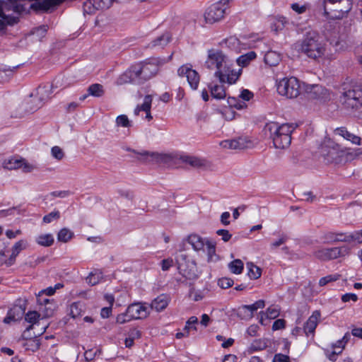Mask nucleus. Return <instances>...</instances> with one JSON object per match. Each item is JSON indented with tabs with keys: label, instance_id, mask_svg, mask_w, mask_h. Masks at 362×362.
Instances as JSON below:
<instances>
[{
	"label": "nucleus",
	"instance_id": "f257e3e1",
	"mask_svg": "<svg viewBox=\"0 0 362 362\" xmlns=\"http://www.w3.org/2000/svg\"><path fill=\"white\" fill-rule=\"evenodd\" d=\"M294 48L298 53L315 62H324L332 59L327 44L316 31L307 32L302 40L294 44Z\"/></svg>",
	"mask_w": 362,
	"mask_h": 362
},
{
	"label": "nucleus",
	"instance_id": "f03ea898",
	"mask_svg": "<svg viewBox=\"0 0 362 362\" xmlns=\"http://www.w3.org/2000/svg\"><path fill=\"white\" fill-rule=\"evenodd\" d=\"M204 66L214 70V76L218 78L221 83L228 84L235 83L241 74V69L238 71L232 69L231 61L223 53V52L211 49L208 51L207 59Z\"/></svg>",
	"mask_w": 362,
	"mask_h": 362
},
{
	"label": "nucleus",
	"instance_id": "7ed1b4c3",
	"mask_svg": "<svg viewBox=\"0 0 362 362\" xmlns=\"http://www.w3.org/2000/svg\"><path fill=\"white\" fill-rule=\"evenodd\" d=\"M296 128V126L294 124H279L274 122H270L266 124L264 132L266 134H269L276 148L286 149L291 145V134Z\"/></svg>",
	"mask_w": 362,
	"mask_h": 362
},
{
	"label": "nucleus",
	"instance_id": "20e7f679",
	"mask_svg": "<svg viewBox=\"0 0 362 362\" xmlns=\"http://www.w3.org/2000/svg\"><path fill=\"white\" fill-rule=\"evenodd\" d=\"M187 241L195 251L206 252L209 263L216 262L219 259L216 252V243L210 239L202 238L197 234H191L188 236Z\"/></svg>",
	"mask_w": 362,
	"mask_h": 362
},
{
	"label": "nucleus",
	"instance_id": "39448f33",
	"mask_svg": "<svg viewBox=\"0 0 362 362\" xmlns=\"http://www.w3.org/2000/svg\"><path fill=\"white\" fill-rule=\"evenodd\" d=\"M324 16L327 19H341L352 8V0H324Z\"/></svg>",
	"mask_w": 362,
	"mask_h": 362
},
{
	"label": "nucleus",
	"instance_id": "423d86ee",
	"mask_svg": "<svg viewBox=\"0 0 362 362\" xmlns=\"http://www.w3.org/2000/svg\"><path fill=\"white\" fill-rule=\"evenodd\" d=\"M340 101L347 110H356L362 106V88L357 85L344 88Z\"/></svg>",
	"mask_w": 362,
	"mask_h": 362
},
{
	"label": "nucleus",
	"instance_id": "0eeeda50",
	"mask_svg": "<svg viewBox=\"0 0 362 362\" xmlns=\"http://www.w3.org/2000/svg\"><path fill=\"white\" fill-rule=\"evenodd\" d=\"M350 253L351 247L348 245L334 247H320L314 251L313 256L320 261L328 262L337 258L345 257L349 255Z\"/></svg>",
	"mask_w": 362,
	"mask_h": 362
},
{
	"label": "nucleus",
	"instance_id": "6e6552de",
	"mask_svg": "<svg viewBox=\"0 0 362 362\" xmlns=\"http://www.w3.org/2000/svg\"><path fill=\"white\" fill-rule=\"evenodd\" d=\"M277 92L287 98H296L300 93L298 80L295 77L284 78L277 83Z\"/></svg>",
	"mask_w": 362,
	"mask_h": 362
},
{
	"label": "nucleus",
	"instance_id": "1a4fd4ad",
	"mask_svg": "<svg viewBox=\"0 0 362 362\" xmlns=\"http://www.w3.org/2000/svg\"><path fill=\"white\" fill-rule=\"evenodd\" d=\"M170 58L171 56H170L167 60L160 58H151L138 64L142 79L146 81L154 76L158 73L160 66L165 64Z\"/></svg>",
	"mask_w": 362,
	"mask_h": 362
},
{
	"label": "nucleus",
	"instance_id": "9d476101",
	"mask_svg": "<svg viewBox=\"0 0 362 362\" xmlns=\"http://www.w3.org/2000/svg\"><path fill=\"white\" fill-rule=\"evenodd\" d=\"M25 320L30 324L27 329L33 330L35 337L42 335L47 328L49 324L40 313L36 311H29L25 316Z\"/></svg>",
	"mask_w": 362,
	"mask_h": 362
},
{
	"label": "nucleus",
	"instance_id": "9b49d317",
	"mask_svg": "<svg viewBox=\"0 0 362 362\" xmlns=\"http://www.w3.org/2000/svg\"><path fill=\"white\" fill-rule=\"evenodd\" d=\"M346 148H341L340 145L329 139L322 146L323 155L327 157L329 161L341 162Z\"/></svg>",
	"mask_w": 362,
	"mask_h": 362
},
{
	"label": "nucleus",
	"instance_id": "f8f14e48",
	"mask_svg": "<svg viewBox=\"0 0 362 362\" xmlns=\"http://www.w3.org/2000/svg\"><path fill=\"white\" fill-rule=\"evenodd\" d=\"M308 98L320 103L329 101L332 98L331 92L320 85H312L308 88Z\"/></svg>",
	"mask_w": 362,
	"mask_h": 362
},
{
	"label": "nucleus",
	"instance_id": "ddd939ff",
	"mask_svg": "<svg viewBox=\"0 0 362 362\" xmlns=\"http://www.w3.org/2000/svg\"><path fill=\"white\" fill-rule=\"evenodd\" d=\"M127 309L130 319L132 320L146 319L150 315V308L146 303H134Z\"/></svg>",
	"mask_w": 362,
	"mask_h": 362
},
{
	"label": "nucleus",
	"instance_id": "4468645a",
	"mask_svg": "<svg viewBox=\"0 0 362 362\" xmlns=\"http://www.w3.org/2000/svg\"><path fill=\"white\" fill-rule=\"evenodd\" d=\"M59 80L56 79L54 83L52 85H45L40 86L36 90L37 97L39 99V103H37L34 107H31L29 111L33 112L40 108L44 101H46L50 96L52 93V89L54 86L55 88H58L59 86Z\"/></svg>",
	"mask_w": 362,
	"mask_h": 362
},
{
	"label": "nucleus",
	"instance_id": "2eb2a0df",
	"mask_svg": "<svg viewBox=\"0 0 362 362\" xmlns=\"http://www.w3.org/2000/svg\"><path fill=\"white\" fill-rule=\"evenodd\" d=\"M178 75L180 77H185L189 86L193 90H196L199 83V74L190 66L184 65L180 67L177 70Z\"/></svg>",
	"mask_w": 362,
	"mask_h": 362
},
{
	"label": "nucleus",
	"instance_id": "dca6fc26",
	"mask_svg": "<svg viewBox=\"0 0 362 362\" xmlns=\"http://www.w3.org/2000/svg\"><path fill=\"white\" fill-rule=\"evenodd\" d=\"M253 93L247 90L243 89L239 95V98L243 100H240L239 98L234 97H229L227 100L228 104L231 107H235L238 110H243L247 107L246 101H249L253 98Z\"/></svg>",
	"mask_w": 362,
	"mask_h": 362
},
{
	"label": "nucleus",
	"instance_id": "f3484780",
	"mask_svg": "<svg viewBox=\"0 0 362 362\" xmlns=\"http://www.w3.org/2000/svg\"><path fill=\"white\" fill-rule=\"evenodd\" d=\"M21 344L25 350L31 351H35L40 347V341L37 339V337H35L34 334L32 335L29 329H26L23 332Z\"/></svg>",
	"mask_w": 362,
	"mask_h": 362
},
{
	"label": "nucleus",
	"instance_id": "a211bd4d",
	"mask_svg": "<svg viewBox=\"0 0 362 362\" xmlns=\"http://www.w3.org/2000/svg\"><path fill=\"white\" fill-rule=\"evenodd\" d=\"M142 155L146 156V159L149 161H155L156 163L163 164H170L175 158V156L172 153L144 152Z\"/></svg>",
	"mask_w": 362,
	"mask_h": 362
},
{
	"label": "nucleus",
	"instance_id": "6ab92c4d",
	"mask_svg": "<svg viewBox=\"0 0 362 362\" xmlns=\"http://www.w3.org/2000/svg\"><path fill=\"white\" fill-rule=\"evenodd\" d=\"M170 300L171 298L169 295L165 293L160 294L154 298L150 305H148L150 310L152 309L158 313L162 312L168 307Z\"/></svg>",
	"mask_w": 362,
	"mask_h": 362
},
{
	"label": "nucleus",
	"instance_id": "aec40b11",
	"mask_svg": "<svg viewBox=\"0 0 362 362\" xmlns=\"http://www.w3.org/2000/svg\"><path fill=\"white\" fill-rule=\"evenodd\" d=\"M153 100L152 95H147L145 96L144 103L141 105H137L134 109V115H139L140 111H144L146 112V119L148 121L152 119V116L151 114V107Z\"/></svg>",
	"mask_w": 362,
	"mask_h": 362
},
{
	"label": "nucleus",
	"instance_id": "412c9836",
	"mask_svg": "<svg viewBox=\"0 0 362 362\" xmlns=\"http://www.w3.org/2000/svg\"><path fill=\"white\" fill-rule=\"evenodd\" d=\"M320 317V313L317 310H315L313 313L312 315L308 318L307 322L304 325V332L307 336L309 334H313L316 327L318 324L319 319Z\"/></svg>",
	"mask_w": 362,
	"mask_h": 362
},
{
	"label": "nucleus",
	"instance_id": "4be33fe9",
	"mask_svg": "<svg viewBox=\"0 0 362 362\" xmlns=\"http://www.w3.org/2000/svg\"><path fill=\"white\" fill-rule=\"evenodd\" d=\"M220 145L226 149H243L248 147L246 141L243 138L237 139L224 140L221 142Z\"/></svg>",
	"mask_w": 362,
	"mask_h": 362
},
{
	"label": "nucleus",
	"instance_id": "5701e85b",
	"mask_svg": "<svg viewBox=\"0 0 362 362\" xmlns=\"http://www.w3.org/2000/svg\"><path fill=\"white\" fill-rule=\"evenodd\" d=\"M28 247V242L25 240H20L16 242L11 248V254L8 259V261L6 262V264L8 265H11L13 264L16 257L18 255V254L25 250Z\"/></svg>",
	"mask_w": 362,
	"mask_h": 362
},
{
	"label": "nucleus",
	"instance_id": "b1692460",
	"mask_svg": "<svg viewBox=\"0 0 362 362\" xmlns=\"http://www.w3.org/2000/svg\"><path fill=\"white\" fill-rule=\"evenodd\" d=\"M335 134L342 136L344 139L347 141H351L354 144L360 145L361 144V138L356 135H354L344 127L337 128L334 130Z\"/></svg>",
	"mask_w": 362,
	"mask_h": 362
},
{
	"label": "nucleus",
	"instance_id": "393cba45",
	"mask_svg": "<svg viewBox=\"0 0 362 362\" xmlns=\"http://www.w3.org/2000/svg\"><path fill=\"white\" fill-rule=\"evenodd\" d=\"M180 160L183 163L189 164L194 168H201L205 166L206 165L205 160L195 156H180Z\"/></svg>",
	"mask_w": 362,
	"mask_h": 362
},
{
	"label": "nucleus",
	"instance_id": "a878e982",
	"mask_svg": "<svg viewBox=\"0 0 362 362\" xmlns=\"http://www.w3.org/2000/svg\"><path fill=\"white\" fill-rule=\"evenodd\" d=\"M16 6H14L13 4H0V30L4 27V21H8V15H7L6 12L11 10L16 11Z\"/></svg>",
	"mask_w": 362,
	"mask_h": 362
},
{
	"label": "nucleus",
	"instance_id": "bb28decb",
	"mask_svg": "<svg viewBox=\"0 0 362 362\" xmlns=\"http://www.w3.org/2000/svg\"><path fill=\"white\" fill-rule=\"evenodd\" d=\"M56 309V304L54 302H48L39 306L40 315L45 320L53 315Z\"/></svg>",
	"mask_w": 362,
	"mask_h": 362
},
{
	"label": "nucleus",
	"instance_id": "cd10ccee",
	"mask_svg": "<svg viewBox=\"0 0 362 362\" xmlns=\"http://www.w3.org/2000/svg\"><path fill=\"white\" fill-rule=\"evenodd\" d=\"M35 242L40 246L49 247L53 245L54 239L52 234H40L35 238Z\"/></svg>",
	"mask_w": 362,
	"mask_h": 362
},
{
	"label": "nucleus",
	"instance_id": "c85d7f7f",
	"mask_svg": "<svg viewBox=\"0 0 362 362\" xmlns=\"http://www.w3.org/2000/svg\"><path fill=\"white\" fill-rule=\"evenodd\" d=\"M264 61L269 66H276L281 61V55L274 51H268L264 57Z\"/></svg>",
	"mask_w": 362,
	"mask_h": 362
},
{
	"label": "nucleus",
	"instance_id": "c756f323",
	"mask_svg": "<svg viewBox=\"0 0 362 362\" xmlns=\"http://www.w3.org/2000/svg\"><path fill=\"white\" fill-rule=\"evenodd\" d=\"M23 313L24 310L21 306H14L9 310L4 322H8L10 320H17L23 316Z\"/></svg>",
	"mask_w": 362,
	"mask_h": 362
},
{
	"label": "nucleus",
	"instance_id": "7c9ffc66",
	"mask_svg": "<svg viewBox=\"0 0 362 362\" xmlns=\"http://www.w3.org/2000/svg\"><path fill=\"white\" fill-rule=\"evenodd\" d=\"M23 159L21 158L12 157L5 160L3 163L4 168L8 170H16L21 168Z\"/></svg>",
	"mask_w": 362,
	"mask_h": 362
},
{
	"label": "nucleus",
	"instance_id": "2f4dec72",
	"mask_svg": "<svg viewBox=\"0 0 362 362\" xmlns=\"http://www.w3.org/2000/svg\"><path fill=\"white\" fill-rule=\"evenodd\" d=\"M247 269V275L251 279H257L261 276L262 269L254 264L252 262H247L246 264Z\"/></svg>",
	"mask_w": 362,
	"mask_h": 362
},
{
	"label": "nucleus",
	"instance_id": "473e14b6",
	"mask_svg": "<svg viewBox=\"0 0 362 362\" xmlns=\"http://www.w3.org/2000/svg\"><path fill=\"white\" fill-rule=\"evenodd\" d=\"M127 71L129 72L131 76V80L132 83H140L144 81L142 79L141 74L139 69V66L138 64L134 65L131 66Z\"/></svg>",
	"mask_w": 362,
	"mask_h": 362
},
{
	"label": "nucleus",
	"instance_id": "72a5a7b5",
	"mask_svg": "<svg viewBox=\"0 0 362 362\" xmlns=\"http://www.w3.org/2000/svg\"><path fill=\"white\" fill-rule=\"evenodd\" d=\"M171 36L168 33H165L157 37L151 42L152 47H163L168 44Z\"/></svg>",
	"mask_w": 362,
	"mask_h": 362
},
{
	"label": "nucleus",
	"instance_id": "f704fd0d",
	"mask_svg": "<svg viewBox=\"0 0 362 362\" xmlns=\"http://www.w3.org/2000/svg\"><path fill=\"white\" fill-rule=\"evenodd\" d=\"M211 95L216 99H223L226 94L223 86L214 85L209 87Z\"/></svg>",
	"mask_w": 362,
	"mask_h": 362
},
{
	"label": "nucleus",
	"instance_id": "c9c22d12",
	"mask_svg": "<svg viewBox=\"0 0 362 362\" xmlns=\"http://www.w3.org/2000/svg\"><path fill=\"white\" fill-rule=\"evenodd\" d=\"M256 53L253 51H250L245 54H243L240 56L237 59V63L239 66H247L252 60L255 59Z\"/></svg>",
	"mask_w": 362,
	"mask_h": 362
},
{
	"label": "nucleus",
	"instance_id": "e433bc0d",
	"mask_svg": "<svg viewBox=\"0 0 362 362\" xmlns=\"http://www.w3.org/2000/svg\"><path fill=\"white\" fill-rule=\"evenodd\" d=\"M244 264L239 259H234L228 264V269L230 272L235 274H240L243 272Z\"/></svg>",
	"mask_w": 362,
	"mask_h": 362
},
{
	"label": "nucleus",
	"instance_id": "4c0bfd02",
	"mask_svg": "<svg viewBox=\"0 0 362 362\" xmlns=\"http://www.w3.org/2000/svg\"><path fill=\"white\" fill-rule=\"evenodd\" d=\"M88 93L89 95L93 97H101L104 95L105 90L101 84L94 83L88 87Z\"/></svg>",
	"mask_w": 362,
	"mask_h": 362
},
{
	"label": "nucleus",
	"instance_id": "58836bf2",
	"mask_svg": "<svg viewBox=\"0 0 362 362\" xmlns=\"http://www.w3.org/2000/svg\"><path fill=\"white\" fill-rule=\"evenodd\" d=\"M103 277L102 272L99 269H95L88 276L87 281L90 285L94 286L100 283Z\"/></svg>",
	"mask_w": 362,
	"mask_h": 362
},
{
	"label": "nucleus",
	"instance_id": "ea45409f",
	"mask_svg": "<svg viewBox=\"0 0 362 362\" xmlns=\"http://www.w3.org/2000/svg\"><path fill=\"white\" fill-rule=\"evenodd\" d=\"M280 310L277 306H271L269 307L266 312L262 314L260 322L263 324V316H265L266 318L269 319H275L279 315Z\"/></svg>",
	"mask_w": 362,
	"mask_h": 362
},
{
	"label": "nucleus",
	"instance_id": "a19ab883",
	"mask_svg": "<svg viewBox=\"0 0 362 362\" xmlns=\"http://www.w3.org/2000/svg\"><path fill=\"white\" fill-rule=\"evenodd\" d=\"M286 23V18L283 16L276 18L271 25V28L275 33H278L281 30Z\"/></svg>",
	"mask_w": 362,
	"mask_h": 362
},
{
	"label": "nucleus",
	"instance_id": "79ce46f5",
	"mask_svg": "<svg viewBox=\"0 0 362 362\" xmlns=\"http://www.w3.org/2000/svg\"><path fill=\"white\" fill-rule=\"evenodd\" d=\"M207 293L206 289L197 290L192 288L189 291V296L194 301L202 300Z\"/></svg>",
	"mask_w": 362,
	"mask_h": 362
},
{
	"label": "nucleus",
	"instance_id": "37998d69",
	"mask_svg": "<svg viewBox=\"0 0 362 362\" xmlns=\"http://www.w3.org/2000/svg\"><path fill=\"white\" fill-rule=\"evenodd\" d=\"M73 237V233L68 228H62L57 235V240L60 242L66 243Z\"/></svg>",
	"mask_w": 362,
	"mask_h": 362
},
{
	"label": "nucleus",
	"instance_id": "c03bdc74",
	"mask_svg": "<svg viewBox=\"0 0 362 362\" xmlns=\"http://www.w3.org/2000/svg\"><path fill=\"white\" fill-rule=\"evenodd\" d=\"M13 69L6 66H0V82L3 83L6 81L12 76L13 70Z\"/></svg>",
	"mask_w": 362,
	"mask_h": 362
},
{
	"label": "nucleus",
	"instance_id": "a18cd8bd",
	"mask_svg": "<svg viewBox=\"0 0 362 362\" xmlns=\"http://www.w3.org/2000/svg\"><path fill=\"white\" fill-rule=\"evenodd\" d=\"M340 276H341L339 274H334L324 276L320 279L319 285L321 286H324L330 282L335 281L339 279Z\"/></svg>",
	"mask_w": 362,
	"mask_h": 362
},
{
	"label": "nucleus",
	"instance_id": "49530a36",
	"mask_svg": "<svg viewBox=\"0 0 362 362\" xmlns=\"http://www.w3.org/2000/svg\"><path fill=\"white\" fill-rule=\"evenodd\" d=\"M198 323V319L195 316L190 317L186 322L184 330L187 333H189L191 329L197 330L195 325Z\"/></svg>",
	"mask_w": 362,
	"mask_h": 362
},
{
	"label": "nucleus",
	"instance_id": "de8ad7c7",
	"mask_svg": "<svg viewBox=\"0 0 362 362\" xmlns=\"http://www.w3.org/2000/svg\"><path fill=\"white\" fill-rule=\"evenodd\" d=\"M116 1L117 0H99L98 1L95 2V4H93V6L97 9H107Z\"/></svg>",
	"mask_w": 362,
	"mask_h": 362
},
{
	"label": "nucleus",
	"instance_id": "09e8293b",
	"mask_svg": "<svg viewBox=\"0 0 362 362\" xmlns=\"http://www.w3.org/2000/svg\"><path fill=\"white\" fill-rule=\"evenodd\" d=\"M81 305L78 303H74L70 306V315L76 318L81 315Z\"/></svg>",
	"mask_w": 362,
	"mask_h": 362
},
{
	"label": "nucleus",
	"instance_id": "8fccbe9b",
	"mask_svg": "<svg viewBox=\"0 0 362 362\" xmlns=\"http://www.w3.org/2000/svg\"><path fill=\"white\" fill-rule=\"evenodd\" d=\"M320 240L324 244H332L334 243V233L326 232L321 235Z\"/></svg>",
	"mask_w": 362,
	"mask_h": 362
},
{
	"label": "nucleus",
	"instance_id": "3c124183",
	"mask_svg": "<svg viewBox=\"0 0 362 362\" xmlns=\"http://www.w3.org/2000/svg\"><path fill=\"white\" fill-rule=\"evenodd\" d=\"M51 154L53 158L58 160H61L64 157L63 150L57 146H53L51 149Z\"/></svg>",
	"mask_w": 362,
	"mask_h": 362
},
{
	"label": "nucleus",
	"instance_id": "603ef678",
	"mask_svg": "<svg viewBox=\"0 0 362 362\" xmlns=\"http://www.w3.org/2000/svg\"><path fill=\"white\" fill-rule=\"evenodd\" d=\"M131 76L129 71L127 70L124 72L122 74H121L119 78L117 80V84L118 85H123L128 83H132L131 80Z\"/></svg>",
	"mask_w": 362,
	"mask_h": 362
},
{
	"label": "nucleus",
	"instance_id": "864d4df0",
	"mask_svg": "<svg viewBox=\"0 0 362 362\" xmlns=\"http://www.w3.org/2000/svg\"><path fill=\"white\" fill-rule=\"evenodd\" d=\"M59 217L60 214L59 211H53L43 217V222L45 223H49L54 220L59 219Z\"/></svg>",
	"mask_w": 362,
	"mask_h": 362
},
{
	"label": "nucleus",
	"instance_id": "5fc2aeb1",
	"mask_svg": "<svg viewBox=\"0 0 362 362\" xmlns=\"http://www.w3.org/2000/svg\"><path fill=\"white\" fill-rule=\"evenodd\" d=\"M116 124L117 126L122 127H128L130 126V121L125 115H121L116 119Z\"/></svg>",
	"mask_w": 362,
	"mask_h": 362
},
{
	"label": "nucleus",
	"instance_id": "6e6d98bb",
	"mask_svg": "<svg viewBox=\"0 0 362 362\" xmlns=\"http://www.w3.org/2000/svg\"><path fill=\"white\" fill-rule=\"evenodd\" d=\"M218 285L222 288H228L233 285V280L230 278H221L218 281Z\"/></svg>",
	"mask_w": 362,
	"mask_h": 362
},
{
	"label": "nucleus",
	"instance_id": "4d7b16f0",
	"mask_svg": "<svg viewBox=\"0 0 362 362\" xmlns=\"http://www.w3.org/2000/svg\"><path fill=\"white\" fill-rule=\"evenodd\" d=\"M264 305H265L264 301L263 300H259L252 305H246L245 308L248 310H250L251 312H254V311L257 310L259 308H263L264 307Z\"/></svg>",
	"mask_w": 362,
	"mask_h": 362
},
{
	"label": "nucleus",
	"instance_id": "13d9d810",
	"mask_svg": "<svg viewBox=\"0 0 362 362\" xmlns=\"http://www.w3.org/2000/svg\"><path fill=\"white\" fill-rule=\"evenodd\" d=\"M131 320H132V319H130V316H129L127 313V309L125 313L119 314L116 318V322L119 324H124Z\"/></svg>",
	"mask_w": 362,
	"mask_h": 362
},
{
	"label": "nucleus",
	"instance_id": "bf43d9fd",
	"mask_svg": "<svg viewBox=\"0 0 362 362\" xmlns=\"http://www.w3.org/2000/svg\"><path fill=\"white\" fill-rule=\"evenodd\" d=\"M349 242L354 241L358 243H362V231H355L349 234Z\"/></svg>",
	"mask_w": 362,
	"mask_h": 362
},
{
	"label": "nucleus",
	"instance_id": "052dcab7",
	"mask_svg": "<svg viewBox=\"0 0 362 362\" xmlns=\"http://www.w3.org/2000/svg\"><path fill=\"white\" fill-rule=\"evenodd\" d=\"M216 234L221 237L222 240L228 242L232 237V235L228 230L219 229L216 231Z\"/></svg>",
	"mask_w": 362,
	"mask_h": 362
},
{
	"label": "nucleus",
	"instance_id": "680f3d73",
	"mask_svg": "<svg viewBox=\"0 0 362 362\" xmlns=\"http://www.w3.org/2000/svg\"><path fill=\"white\" fill-rule=\"evenodd\" d=\"M64 1V0H43L42 5L45 8L48 9L50 7L61 4Z\"/></svg>",
	"mask_w": 362,
	"mask_h": 362
},
{
	"label": "nucleus",
	"instance_id": "e2e57ef3",
	"mask_svg": "<svg viewBox=\"0 0 362 362\" xmlns=\"http://www.w3.org/2000/svg\"><path fill=\"white\" fill-rule=\"evenodd\" d=\"M273 362H290V358L287 355L276 354L274 356Z\"/></svg>",
	"mask_w": 362,
	"mask_h": 362
},
{
	"label": "nucleus",
	"instance_id": "0e129e2a",
	"mask_svg": "<svg viewBox=\"0 0 362 362\" xmlns=\"http://www.w3.org/2000/svg\"><path fill=\"white\" fill-rule=\"evenodd\" d=\"M173 265V260L171 258L165 259L161 262L163 271H168Z\"/></svg>",
	"mask_w": 362,
	"mask_h": 362
},
{
	"label": "nucleus",
	"instance_id": "69168bd1",
	"mask_svg": "<svg viewBox=\"0 0 362 362\" xmlns=\"http://www.w3.org/2000/svg\"><path fill=\"white\" fill-rule=\"evenodd\" d=\"M339 354H340V351L333 349H332V351L326 350L327 357L332 361H335Z\"/></svg>",
	"mask_w": 362,
	"mask_h": 362
},
{
	"label": "nucleus",
	"instance_id": "338daca9",
	"mask_svg": "<svg viewBox=\"0 0 362 362\" xmlns=\"http://www.w3.org/2000/svg\"><path fill=\"white\" fill-rule=\"evenodd\" d=\"M337 242H349V235L334 233V243Z\"/></svg>",
	"mask_w": 362,
	"mask_h": 362
},
{
	"label": "nucleus",
	"instance_id": "774afa93",
	"mask_svg": "<svg viewBox=\"0 0 362 362\" xmlns=\"http://www.w3.org/2000/svg\"><path fill=\"white\" fill-rule=\"evenodd\" d=\"M223 115L226 120H232L235 117V112L232 109L228 108L223 112Z\"/></svg>",
	"mask_w": 362,
	"mask_h": 362
}]
</instances>
